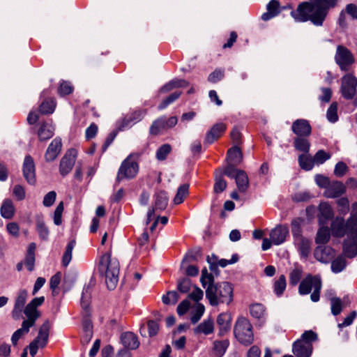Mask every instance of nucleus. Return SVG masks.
I'll use <instances>...</instances> for the list:
<instances>
[{
	"label": "nucleus",
	"instance_id": "f257e3e1",
	"mask_svg": "<svg viewBox=\"0 0 357 357\" xmlns=\"http://www.w3.org/2000/svg\"><path fill=\"white\" fill-rule=\"evenodd\" d=\"M339 1L340 0L304 1L301 3L296 10L291 12V15L296 22L310 21L314 26H321L326 20L329 10L335 8Z\"/></svg>",
	"mask_w": 357,
	"mask_h": 357
},
{
	"label": "nucleus",
	"instance_id": "f03ea898",
	"mask_svg": "<svg viewBox=\"0 0 357 357\" xmlns=\"http://www.w3.org/2000/svg\"><path fill=\"white\" fill-rule=\"evenodd\" d=\"M99 271L104 274L105 282L109 289H114L119 281V263L115 258H112L109 253L103 255L99 264Z\"/></svg>",
	"mask_w": 357,
	"mask_h": 357
},
{
	"label": "nucleus",
	"instance_id": "7ed1b4c3",
	"mask_svg": "<svg viewBox=\"0 0 357 357\" xmlns=\"http://www.w3.org/2000/svg\"><path fill=\"white\" fill-rule=\"evenodd\" d=\"M206 297L213 306L220 303L229 304L233 299V288L228 282L209 285L206 289Z\"/></svg>",
	"mask_w": 357,
	"mask_h": 357
},
{
	"label": "nucleus",
	"instance_id": "20e7f679",
	"mask_svg": "<svg viewBox=\"0 0 357 357\" xmlns=\"http://www.w3.org/2000/svg\"><path fill=\"white\" fill-rule=\"evenodd\" d=\"M317 339V335L312 331H305L300 339L294 342L292 352L296 357H310L312 351V342Z\"/></svg>",
	"mask_w": 357,
	"mask_h": 357
},
{
	"label": "nucleus",
	"instance_id": "39448f33",
	"mask_svg": "<svg viewBox=\"0 0 357 357\" xmlns=\"http://www.w3.org/2000/svg\"><path fill=\"white\" fill-rule=\"evenodd\" d=\"M322 284L319 276L307 275L300 283L298 293L301 295L309 294L313 289L310 296L312 302H317L320 298V291Z\"/></svg>",
	"mask_w": 357,
	"mask_h": 357
},
{
	"label": "nucleus",
	"instance_id": "423d86ee",
	"mask_svg": "<svg viewBox=\"0 0 357 357\" xmlns=\"http://www.w3.org/2000/svg\"><path fill=\"white\" fill-rule=\"evenodd\" d=\"M234 335L243 344L248 345L252 343L254 335L252 326L249 320L245 317H240L234 326Z\"/></svg>",
	"mask_w": 357,
	"mask_h": 357
},
{
	"label": "nucleus",
	"instance_id": "0eeeda50",
	"mask_svg": "<svg viewBox=\"0 0 357 357\" xmlns=\"http://www.w3.org/2000/svg\"><path fill=\"white\" fill-rule=\"evenodd\" d=\"M335 61L342 71H347L355 62L351 52L343 45H337L335 54Z\"/></svg>",
	"mask_w": 357,
	"mask_h": 357
},
{
	"label": "nucleus",
	"instance_id": "6e6552de",
	"mask_svg": "<svg viewBox=\"0 0 357 357\" xmlns=\"http://www.w3.org/2000/svg\"><path fill=\"white\" fill-rule=\"evenodd\" d=\"M138 169V164L130 157H128L120 166L116 176V182L119 183L124 178H132L137 174Z\"/></svg>",
	"mask_w": 357,
	"mask_h": 357
},
{
	"label": "nucleus",
	"instance_id": "1a4fd4ad",
	"mask_svg": "<svg viewBox=\"0 0 357 357\" xmlns=\"http://www.w3.org/2000/svg\"><path fill=\"white\" fill-rule=\"evenodd\" d=\"M357 87V78L351 74H347L342 78L341 93L347 100L354 98Z\"/></svg>",
	"mask_w": 357,
	"mask_h": 357
},
{
	"label": "nucleus",
	"instance_id": "9d476101",
	"mask_svg": "<svg viewBox=\"0 0 357 357\" xmlns=\"http://www.w3.org/2000/svg\"><path fill=\"white\" fill-rule=\"evenodd\" d=\"M153 199L154 206L153 208H150L147 213V223L151 220L152 216L155 213V211L165 210L169 202L167 194L164 190L156 191L154 194Z\"/></svg>",
	"mask_w": 357,
	"mask_h": 357
},
{
	"label": "nucleus",
	"instance_id": "9b49d317",
	"mask_svg": "<svg viewBox=\"0 0 357 357\" xmlns=\"http://www.w3.org/2000/svg\"><path fill=\"white\" fill-rule=\"evenodd\" d=\"M178 119L176 116L167 119L165 116L160 117L155 120L150 128V133L157 135L160 131L173 128L177 123Z\"/></svg>",
	"mask_w": 357,
	"mask_h": 357
},
{
	"label": "nucleus",
	"instance_id": "f8f14e48",
	"mask_svg": "<svg viewBox=\"0 0 357 357\" xmlns=\"http://www.w3.org/2000/svg\"><path fill=\"white\" fill-rule=\"evenodd\" d=\"M76 158V151L70 149L61 158L59 165V172L63 176H66L71 172L73 166L75 165Z\"/></svg>",
	"mask_w": 357,
	"mask_h": 357
},
{
	"label": "nucleus",
	"instance_id": "ddd939ff",
	"mask_svg": "<svg viewBox=\"0 0 357 357\" xmlns=\"http://www.w3.org/2000/svg\"><path fill=\"white\" fill-rule=\"evenodd\" d=\"M346 192V185L339 181H331L324 195L327 198H336L342 196Z\"/></svg>",
	"mask_w": 357,
	"mask_h": 357
},
{
	"label": "nucleus",
	"instance_id": "4468645a",
	"mask_svg": "<svg viewBox=\"0 0 357 357\" xmlns=\"http://www.w3.org/2000/svg\"><path fill=\"white\" fill-rule=\"evenodd\" d=\"M28 296V292L25 289H21L17 294V296L15 301L12 316L14 319H19L22 316L23 309Z\"/></svg>",
	"mask_w": 357,
	"mask_h": 357
},
{
	"label": "nucleus",
	"instance_id": "2eb2a0df",
	"mask_svg": "<svg viewBox=\"0 0 357 357\" xmlns=\"http://www.w3.org/2000/svg\"><path fill=\"white\" fill-rule=\"evenodd\" d=\"M22 171L26 181L31 185H34L36 183L35 165L33 158L30 155L25 157Z\"/></svg>",
	"mask_w": 357,
	"mask_h": 357
},
{
	"label": "nucleus",
	"instance_id": "dca6fc26",
	"mask_svg": "<svg viewBox=\"0 0 357 357\" xmlns=\"http://www.w3.org/2000/svg\"><path fill=\"white\" fill-rule=\"evenodd\" d=\"M50 328V321L48 320L45 321L40 327L37 337L32 342H35L40 348H44L49 340Z\"/></svg>",
	"mask_w": 357,
	"mask_h": 357
},
{
	"label": "nucleus",
	"instance_id": "f3484780",
	"mask_svg": "<svg viewBox=\"0 0 357 357\" xmlns=\"http://www.w3.org/2000/svg\"><path fill=\"white\" fill-rule=\"evenodd\" d=\"M291 130L298 137H307L311 134L312 128L305 119H297L293 122Z\"/></svg>",
	"mask_w": 357,
	"mask_h": 357
},
{
	"label": "nucleus",
	"instance_id": "a211bd4d",
	"mask_svg": "<svg viewBox=\"0 0 357 357\" xmlns=\"http://www.w3.org/2000/svg\"><path fill=\"white\" fill-rule=\"evenodd\" d=\"M289 234V228L286 225H278L270 233V238L275 245L283 243Z\"/></svg>",
	"mask_w": 357,
	"mask_h": 357
},
{
	"label": "nucleus",
	"instance_id": "6ab92c4d",
	"mask_svg": "<svg viewBox=\"0 0 357 357\" xmlns=\"http://www.w3.org/2000/svg\"><path fill=\"white\" fill-rule=\"evenodd\" d=\"M334 255V250L329 246L319 245L314 250V257L322 263H328Z\"/></svg>",
	"mask_w": 357,
	"mask_h": 357
},
{
	"label": "nucleus",
	"instance_id": "aec40b11",
	"mask_svg": "<svg viewBox=\"0 0 357 357\" xmlns=\"http://www.w3.org/2000/svg\"><path fill=\"white\" fill-rule=\"evenodd\" d=\"M145 112L144 111H135L130 115L127 116L122 121L121 124L119 126V129L123 130L125 129L132 127L133 125L140 121L144 116Z\"/></svg>",
	"mask_w": 357,
	"mask_h": 357
},
{
	"label": "nucleus",
	"instance_id": "412c9836",
	"mask_svg": "<svg viewBox=\"0 0 357 357\" xmlns=\"http://www.w3.org/2000/svg\"><path fill=\"white\" fill-rule=\"evenodd\" d=\"M331 234L335 237H342L347 234L346 222L342 217H336L331 225Z\"/></svg>",
	"mask_w": 357,
	"mask_h": 357
},
{
	"label": "nucleus",
	"instance_id": "4be33fe9",
	"mask_svg": "<svg viewBox=\"0 0 357 357\" xmlns=\"http://www.w3.org/2000/svg\"><path fill=\"white\" fill-rule=\"evenodd\" d=\"M121 342L126 349H136L139 346L137 336L132 332H126L121 335Z\"/></svg>",
	"mask_w": 357,
	"mask_h": 357
},
{
	"label": "nucleus",
	"instance_id": "5701e85b",
	"mask_svg": "<svg viewBox=\"0 0 357 357\" xmlns=\"http://www.w3.org/2000/svg\"><path fill=\"white\" fill-rule=\"evenodd\" d=\"M343 254L348 258H354L357 255V237H347L343 243Z\"/></svg>",
	"mask_w": 357,
	"mask_h": 357
},
{
	"label": "nucleus",
	"instance_id": "b1692460",
	"mask_svg": "<svg viewBox=\"0 0 357 357\" xmlns=\"http://www.w3.org/2000/svg\"><path fill=\"white\" fill-rule=\"evenodd\" d=\"M61 139H54L46 151L45 160L48 162H51L56 159L61 151Z\"/></svg>",
	"mask_w": 357,
	"mask_h": 357
},
{
	"label": "nucleus",
	"instance_id": "393cba45",
	"mask_svg": "<svg viewBox=\"0 0 357 357\" xmlns=\"http://www.w3.org/2000/svg\"><path fill=\"white\" fill-rule=\"evenodd\" d=\"M226 130V126L222 123H219L213 126L207 132L205 142L208 144L213 143Z\"/></svg>",
	"mask_w": 357,
	"mask_h": 357
},
{
	"label": "nucleus",
	"instance_id": "a878e982",
	"mask_svg": "<svg viewBox=\"0 0 357 357\" xmlns=\"http://www.w3.org/2000/svg\"><path fill=\"white\" fill-rule=\"evenodd\" d=\"M294 243L301 257H307L311 250V241L303 236H298L297 238L294 239Z\"/></svg>",
	"mask_w": 357,
	"mask_h": 357
},
{
	"label": "nucleus",
	"instance_id": "bb28decb",
	"mask_svg": "<svg viewBox=\"0 0 357 357\" xmlns=\"http://www.w3.org/2000/svg\"><path fill=\"white\" fill-rule=\"evenodd\" d=\"M27 319L24 320L23 323H26V325L30 328L32 327L37 319L40 317V314L37 310V308L33 305L28 304L24 309L23 311Z\"/></svg>",
	"mask_w": 357,
	"mask_h": 357
},
{
	"label": "nucleus",
	"instance_id": "cd10ccee",
	"mask_svg": "<svg viewBox=\"0 0 357 357\" xmlns=\"http://www.w3.org/2000/svg\"><path fill=\"white\" fill-rule=\"evenodd\" d=\"M231 318L229 314L221 313L217 318V324L220 328L219 335H225L231 328Z\"/></svg>",
	"mask_w": 357,
	"mask_h": 357
},
{
	"label": "nucleus",
	"instance_id": "c85d7f7f",
	"mask_svg": "<svg viewBox=\"0 0 357 357\" xmlns=\"http://www.w3.org/2000/svg\"><path fill=\"white\" fill-rule=\"evenodd\" d=\"M234 179L238 191L243 193L245 192L249 187V178L246 172L239 170Z\"/></svg>",
	"mask_w": 357,
	"mask_h": 357
},
{
	"label": "nucleus",
	"instance_id": "c756f323",
	"mask_svg": "<svg viewBox=\"0 0 357 357\" xmlns=\"http://www.w3.org/2000/svg\"><path fill=\"white\" fill-rule=\"evenodd\" d=\"M347 237H357V212L352 211L346 222Z\"/></svg>",
	"mask_w": 357,
	"mask_h": 357
},
{
	"label": "nucleus",
	"instance_id": "7c9ffc66",
	"mask_svg": "<svg viewBox=\"0 0 357 357\" xmlns=\"http://www.w3.org/2000/svg\"><path fill=\"white\" fill-rule=\"evenodd\" d=\"M214 324L212 319H208L200 323L194 329V333L196 335L204 334L205 335H210L213 333Z\"/></svg>",
	"mask_w": 357,
	"mask_h": 357
},
{
	"label": "nucleus",
	"instance_id": "2f4dec72",
	"mask_svg": "<svg viewBox=\"0 0 357 357\" xmlns=\"http://www.w3.org/2000/svg\"><path fill=\"white\" fill-rule=\"evenodd\" d=\"M54 132V127L52 123H43L41 124L38 135L40 141H45L50 139Z\"/></svg>",
	"mask_w": 357,
	"mask_h": 357
},
{
	"label": "nucleus",
	"instance_id": "473e14b6",
	"mask_svg": "<svg viewBox=\"0 0 357 357\" xmlns=\"http://www.w3.org/2000/svg\"><path fill=\"white\" fill-rule=\"evenodd\" d=\"M279 5L278 1L271 0L266 6L267 12L262 14L261 19L264 21H268L277 16L280 13Z\"/></svg>",
	"mask_w": 357,
	"mask_h": 357
},
{
	"label": "nucleus",
	"instance_id": "72a5a7b5",
	"mask_svg": "<svg viewBox=\"0 0 357 357\" xmlns=\"http://www.w3.org/2000/svg\"><path fill=\"white\" fill-rule=\"evenodd\" d=\"M0 212L3 218L11 219L15 214V207L13 202L9 199H5L1 204Z\"/></svg>",
	"mask_w": 357,
	"mask_h": 357
},
{
	"label": "nucleus",
	"instance_id": "f704fd0d",
	"mask_svg": "<svg viewBox=\"0 0 357 357\" xmlns=\"http://www.w3.org/2000/svg\"><path fill=\"white\" fill-rule=\"evenodd\" d=\"M243 158V155L240 149L237 146H233L227 151V160L228 162L234 165H239Z\"/></svg>",
	"mask_w": 357,
	"mask_h": 357
},
{
	"label": "nucleus",
	"instance_id": "c9c22d12",
	"mask_svg": "<svg viewBox=\"0 0 357 357\" xmlns=\"http://www.w3.org/2000/svg\"><path fill=\"white\" fill-rule=\"evenodd\" d=\"M36 248V245L34 243H30L28 246L25 258V265L29 271H32L34 269Z\"/></svg>",
	"mask_w": 357,
	"mask_h": 357
},
{
	"label": "nucleus",
	"instance_id": "e433bc0d",
	"mask_svg": "<svg viewBox=\"0 0 357 357\" xmlns=\"http://www.w3.org/2000/svg\"><path fill=\"white\" fill-rule=\"evenodd\" d=\"M229 346L228 340L215 341L213 342L212 357H222Z\"/></svg>",
	"mask_w": 357,
	"mask_h": 357
},
{
	"label": "nucleus",
	"instance_id": "4c0bfd02",
	"mask_svg": "<svg viewBox=\"0 0 357 357\" xmlns=\"http://www.w3.org/2000/svg\"><path fill=\"white\" fill-rule=\"evenodd\" d=\"M250 312L252 317L263 320L266 317V308L261 303H255L250 305Z\"/></svg>",
	"mask_w": 357,
	"mask_h": 357
},
{
	"label": "nucleus",
	"instance_id": "58836bf2",
	"mask_svg": "<svg viewBox=\"0 0 357 357\" xmlns=\"http://www.w3.org/2000/svg\"><path fill=\"white\" fill-rule=\"evenodd\" d=\"M205 311V307L204 305L199 303H195L191 310L190 314V320L192 324H196L199 321L204 314Z\"/></svg>",
	"mask_w": 357,
	"mask_h": 357
},
{
	"label": "nucleus",
	"instance_id": "ea45409f",
	"mask_svg": "<svg viewBox=\"0 0 357 357\" xmlns=\"http://www.w3.org/2000/svg\"><path fill=\"white\" fill-rule=\"evenodd\" d=\"M188 82L184 79H173L160 89L161 93H167L175 88L185 87Z\"/></svg>",
	"mask_w": 357,
	"mask_h": 357
},
{
	"label": "nucleus",
	"instance_id": "a19ab883",
	"mask_svg": "<svg viewBox=\"0 0 357 357\" xmlns=\"http://www.w3.org/2000/svg\"><path fill=\"white\" fill-rule=\"evenodd\" d=\"M294 146L297 151L303 152L304 154H306L309 152L310 143L308 139L301 137H298L294 139Z\"/></svg>",
	"mask_w": 357,
	"mask_h": 357
},
{
	"label": "nucleus",
	"instance_id": "79ce46f5",
	"mask_svg": "<svg viewBox=\"0 0 357 357\" xmlns=\"http://www.w3.org/2000/svg\"><path fill=\"white\" fill-rule=\"evenodd\" d=\"M189 191V185L183 184L177 190L176 194L173 199V202L174 204H181L185 198L188 195Z\"/></svg>",
	"mask_w": 357,
	"mask_h": 357
},
{
	"label": "nucleus",
	"instance_id": "37998d69",
	"mask_svg": "<svg viewBox=\"0 0 357 357\" xmlns=\"http://www.w3.org/2000/svg\"><path fill=\"white\" fill-rule=\"evenodd\" d=\"M36 229L40 238L47 240L49 236V229L45 224L43 217L36 218Z\"/></svg>",
	"mask_w": 357,
	"mask_h": 357
},
{
	"label": "nucleus",
	"instance_id": "c03bdc74",
	"mask_svg": "<svg viewBox=\"0 0 357 357\" xmlns=\"http://www.w3.org/2000/svg\"><path fill=\"white\" fill-rule=\"evenodd\" d=\"M330 239V230L327 227H321L319 229L315 242L317 244H326Z\"/></svg>",
	"mask_w": 357,
	"mask_h": 357
},
{
	"label": "nucleus",
	"instance_id": "a18cd8bd",
	"mask_svg": "<svg viewBox=\"0 0 357 357\" xmlns=\"http://www.w3.org/2000/svg\"><path fill=\"white\" fill-rule=\"evenodd\" d=\"M287 287L286 278L284 275H281L278 280L274 282L273 291L277 296H281Z\"/></svg>",
	"mask_w": 357,
	"mask_h": 357
},
{
	"label": "nucleus",
	"instance_id": "49530a36",
	"mask_svg": "<svg viewBox=\"0 0 357 357\" xmlns=\"http://www.w3.org/2000/svg\"><path fill=\"white\" fill-rule=\"evenodd\" d=\"M347 266V262L344 255L338 256L331 262V270L335 273L342 271Z\"/></svg>",
	"mask_w": 357,
	"mask_h": 357
},
{
	"label": "nucleus",
	"instance_id": "de8ad7c7",
	"mask_svg": "<svg viewBox=\"0 0 357 357\" xmlns=\"http://www.w3.org/2000/svg\"><path fill=\"white\" fill-rule=\"evenodd\" d=\"M298 163L300 167L305 170L312 169L314 164L313 158H311L307 153L299 155Z\"/></svg>",
	"mask_w": 357,
	"mask_h": 357
},
{
	"label": "nucleus",
	"instance_id": "09e8293b",
	"mask_svg": "<svg viewBox=\"0 0 357 357\" xmlns=\"http://www.w3.org/2000/svg\"><path fill=\"white\" fill-rule=\"evenodd\" d=\"M75 246V240H72L68 243V245L66 248L65 252L63 255V258H62V264L64 266H67L69 264V263L70 262V261L72 259V252H73V250Z\"/></svg>",
	"mask_w": 357,
	"mask_h": 357
},
{
	"label": "nucleus",
	"instance_id": "8fccbe9b",
	"mask_svg": "<svg viewBox=\"0 0 357 357\" xmlns=\"http://www.w3.org/2000/svg\"><path fill=\"white\" fill-rule=\"evenodd\" d=\"M331 313L334 316L340 314L343 308L342 301L340 298L333 296L330 298Z\"/></svg>",
	"mask_w": 357,
	"mask_h": 357
},
{
	"label": "nucleus",
	"instance_id": "3c124183",
	"mask_svg": "<svg viewBox=\"0 0 357 357\" xmlns=\"http://www.w3.org/2000/svg\"><path fill=\"white\" fill-rule=\"evenodd\" d=\"M326 118L331 123H335L338 120L337 102H333L330 105L326 112Z\"/></svg>",
	"mask_w": 357,
	"mask_h": 357
},
{
	"label": "nucleus",
	"instance_id": "603ef678",
	"mask_svg": "<svg viewBox=\"0 0 357 357\" xmlns=\"http://www.w3.org/2000/svg\"><path fill=\"white\" fill-rule=\"evenodd\" d=\"M55 109V102L53 99L44 100L40 106V112L42 114H52Z\"/></svg>",
	"mask_w": 357,
	"mask_h": 357
},
{
	"label": "nucleus",
	"instance_id": "864d4df0",
	"mask_svg": "<svg viewBox=\"0 0 357 357\" xmlns=\"http://www.w3.org/2000/svg\"><path fill=\"white\" fill-rule=\"evenodd\" d=\"M30 327L26 325V323L22 324V327L17 330L12 335L11 341L13 345H16L18 340L25 333L29 331Z\"/></svg>",
	"mask_w": 357,
	"mask_h": 357
},
{
	"label": "nucleus",
	"instance_id": "5fc2aeb1",
	"mask_svg": "<svg viewBox=\"0 0 357 357\" xmlns=\"http://www.w3.org/2000/svg\"><path fill=\"white\" fill-rule=\"evenodd\" d=\"M192 284L191 283V280L189 278H183L180 279L177 282V289L178 290L183 294L188 293Z\"/></svg>",
	"mask_w": 357,
	"mask_h": 357
},
{
	"label": "nucleus",
	"instance_id": "6e6d98bb",
	"mask_svg": "<svg viewBox=\"0 0 357 357\" xmlns=\"http://www.w3.org/2000/svg\"><path fill=\"white\" fill-rule=\"evenodd\" d=\"M172 147L169 144H162L156 151V158L158 160H164L171 152Z\"/></svg>",
	"mask_w": 357,
	"mask_h": 357
},
{
	"label": "nucleus",
	"instance_id": "4d7b16f0",
	"mask_svg": "<svg viewBox=\"0 0 357 357\" xmlns=\"http://www.w3.org/2000/svg\"><path fill=\"white\" fill-rule=\"evenodd\" d=\"M303 270L301 267L294 268L289 275V282L291 285H296L302 277Z\"/></svg>",
	"mask_w": 357,
	"mask_h": 357
},
{
	"label": "nucleus",
	"instance_id": "13d9d810",
	"mask_svg": "<svg viewBox=\"0 0 357 357\" xmlns=\"http://www.w3.org/2000/svg\"><path fill=\"white\" fill-rule=\"evenodd\" d=\"M331 154L326 152L324 150H319L318 151L314 156L313 157V161L314 164L317 165H321L324 162H325L326 160L330 159Z\"/></svg>",
	"mask_w": 357,
	"mask_h": 357
},
{
	"label": "nucleus",
	"instance_id": "bf43d9fd",
	"mask_svg": "<svg viewBox=\"0 0 357 357\" xmlns=\"http://www.w3.org/2000/svg\"><path fill=\"white\" fill-rule=\"evenodd\" d=\"M91 287L89 285L85 286L83 289L82 298H81V305L84 310H87L89 305V299L91 295Z\"/></svg>",
	"mask_w": 357,
	"mask_h": 357
},
{
	"label": "nucleus",
	"instance_id": "052dcab7",
	"mask_svg": "<svg viewBox=\"0 0 357 357\" xmlns=\"http://www.w3.org/2000/svg\"><path fill=\"white\" fill-rule=\"evenodd\" d=\"M178 294L175 291H171L167 292L166 295H164L162 298V302L166 305H174L178 300Z\"/></svg>",
	"mask_w": 357,
	"mask_h": 357
},
{
	"label": "nucleus",
	"instance_id": "680f3d73",
	"mask_svg": "<svg viewBox=\"0 0 357 357\" xmlns=\"http://www.w3.org/2000/svg\"><path fill=\"white\" fill-rule=\"evenodd\" d=\"M181 92L176 91L172 93L169 96H168L165 100H164L158 106L159 109H164L166 108L169 104L174 102L177 100L181 96Z\"/></svg>",
	"mask_w": 357,
	"mask_h": 357
},
{
	"label": "nucleus",
	"instance_id": "e2e57ef3",
	"mask_svg": "<svg viewBox=\"0 0 357 357\" xmlns=\"http://www.w3.org/2000/svg\"><path fill=\"white\" fill-rule=\"evenodd\" d=\"M63 211V203L61 202L56 206L54 213V223L60 225L62 222V213Z\"/></svg>",
	"mask_w": 357,
	"mask_h": 357
},
{
	"label": "nucleus",
	"instance_id": "0e129e2a",
	"mask_svg": "<svg viewBox=\"0 0 357 357\" xmlns=\"http://www.w3.org/2000/svg\"><path fill=\"white\" fill-rule=\"evenodd\" d=\"M224 70L216 69L208 75V81L211 83H216L221 80L224 77Z\"/></svg>",
	"mask_w": 357,
	"mask_h": 357
},
{
	"label": "nucleus",
	"instance_id": "69168bd1",
	"mask_svg": "<svg viewBox=\"0 0 357 357\" xmlns=\"http://www.w3.org/2000/svg\"><path fill=\"white\" fill-rule=\"evenodd\" d=\"M314 180L317 185L319 188H324L325 190H326L330 184V182L331 181L327 176L321 174L316 175Z\"/></svg>",
	"mask_w": 357,
	"mask_h": 357
},
{
	"label": "nucleus",
	"instance_id": "338daca9",
	"mask_svg": "<svg viewBox=\"0 0 357 357\" xmlns=\"http://www.w3.org/2000/svg\"><path fill=\"white\" fill-rule=\"evenodd\" d=\"M203 291L197 286L194 287L192 291L188 295V298L195 301L196 303H199V301L203 298Z\"/></svg>",
	"mask_w": 357,
	"mask_h": 357
},
{
	"label": "nucleus",
	"instance_id": "774afa93",
	"mask_svg": "<svg viewBox=\"0 0 357 357\" xmlns=\"http://www.w3.org/2000/svg\"><path fill=\"white\" fill-rule=\"evenodd\" d=\"M349 168L343 162H339L335 165L334 174L337 177L343 176L348 171Z\"/></svg>",
	"mask_w": 357,
	"mask_h": 357
}]
</instances>
